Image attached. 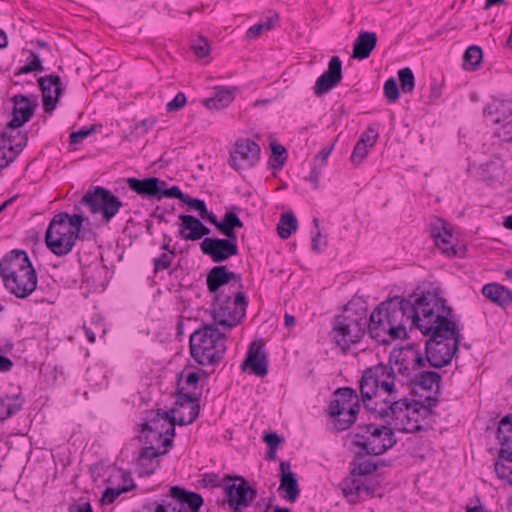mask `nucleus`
Here are the masks:
<instances>
[{
	"label": "nucleus",
	"mask_w": 512,
	"mask_h": 512,
	"mask_svg": "<svg viewBox=\"0 0 512 512\" xmlns=\"http://www.w3.org/2000/svg\"><path fill=\"white\" fill-rule=\"evenodd\" d=\"M396 362L399 373V386L407 388L410 402L420 408L431 411L439 402L442 376L429 370L424 355L417 350L414 343L391 351V360Z\"/></svg>",
	"instance_id": "nucleus-1"
},
{
	"label": "nucleus",
	"mask_w": 512,
	"mask_h": 512,
	"mask_svg": "<svg viewBox=\"0 0 512 512\" xmlns=\"http://www.w3.org/2000/svg\"><path fill=\"white\" fill-rule=\"evenodd\" d=\"M398 376L396 362L391 360V354L388 364L379 363L364 370L359 381L361 399L367 411L375 418L385 419L386 407L406 396L401 391Z\"/></svg>",
	"instance_id": "nucleus-2"
},
{
	"label": "nucleus",
	"mask_w": 512,
	"mask_h": 512,
	"mask_svg": "<svg viewBox=\"0 0 512 512\" xmlns=\"http://www.w3.org/2000/svg\"><path fill=\"white\" fill-rule=\"evenodd\" d=\"M412 309L411 299L394 296L379 303L370 314L369 335L377 343L387 345L391 340L407 337L406 325L410 329L416 328L410 317Z\"/></svg>",
	"instance_id": "nucleus-3"
},
{
	"label": "nucleus",
	"mask_w": 512,
	"mask_h": 512,
	"mask_svg": "<svg viewBox=\"0 0 512 512\" xmlns=\"http://www.w3.org/2000/svg\"><path fill=\"white\" fill-rule=\"evenodd\" d=\"M184 388H178L177 399L169 411L160 408L146 412L147 425L154 427L157 437H164L162 447L171 449L176 435L175 426H187L192 424L199 416L200 404L198 397L191 392H183Z\"/></svg>",
	"instance_id": "nucleus-4"
},
{
	"label": "nucleus",
	"mask_w": 512,
	"mask_h": 512,
	"mask_svg": "<svg viewBox=\"0 0 512 512\" xmlns=\"http://www.w3.org/2000/svg\"><path fill=\"white\" fill-rule=\"evenodd\" d=\"M370 330V317L365 302L352 299L344 307L341 314L334 318L331 329V340L344 353L352 345L359 343Z\"/></svg>",
	"instance_id": "nucleus-5"
},
{
	"label": "nucleus",
	"mask_w": 512,
	"mask_h": 512,
	"mask_svg": "<svg viewBox=\"0 0 512 512\" xmlns=\"http://www.w3.org/2000/svg\"><path fill=\"white\" fill-rule=\"evenodd\" d=\"M412 309L410 317L421 332L430 331L438 323L456 321L453 309L447 305L439 288L421 290L419 287L410 295Z\"/></svg>",
	"instance_id": "nucleus-6"
},
{
	"label": "nucleus",
	"mask_w": 512,
	"mask_h": 512,
	"mask_svg": "<svg viewBox=\"0 0 512 512\" xmlns=\"http://www.w3.org/2000/svg\"><path fill=\"white\" fill-rule=\"evenodd\" d=\"M428 336L425 342V360L430 367L440 369L449 365L456 357L462 334L456 321L435 325L430 331H422Z\"/></svg>",
	"instance_id": "nucleus-7"
},
{
	"label": "nucleus",
	"mask_w": 512,
	"mask_h": 512,
	"mask_svg": "<svg viewBox=\"0 0 512 512\" xmlns=\"http://www.w3.org/2000/svg\"><path fill=\"white\" fill-rule=\"evenodd\" d=\"M87 217L80 213L70 215L60 212L51 219L45 233L47 248L56 256L62 257L72 251L77 239L82 238L81 230Z\"/></svg>",
	"instance_id": "nucleus-8"
},
{
	"label": "nucleus",
	"mask_w": 512,
	"mask_h": 512,
	"mask_svg": "<svg viewBox=\"0 0 512 512\" xmlns=\"http://www.w3.org/2000/svg\"><path fill=\"white\" fill-rule=\"evenodd\" d=\"M227 337L214 324H203L189 337L191 357L201 366H217L227 350Z\"/></svg>",
	"instance_id": "nucleus-9"
},
{
	"label": "nucleus",
	"mask_w": 512,
	"mask_h": 512,
	"mask_svg": "<svg viewBox=\"0 0 512 512\" xmlns=\"http://www.w3.org/2000/svg\"><path fill=\"white\" fill-rule=\"evenodd\" d=\"M356 430L353 445L365 449L366 453H372L374 456L384 454L397 443L391 425L369 423L358 425Z\"/></svg>",
	"instance_id": "nucleus-10"
},
{
	"label": "nucleus",
	"mask_w": 512,
	"mask_h": 512,
	"mask_svg": "<svg viewBox=\"0 0 512 512\" xmlns=\"http://www.w3.org/2000/svg\"><path fill=\"white\" fill-rule=\"evenodd\" d=\"M216 308L213 311L214 325L223 330H231L245 317L247 300L244 293L232 291V294H220L213 297Z\"/></svg>",
	"instance_id": "nucleus-11"
},
{
	"label": "nucleus",
	"mask_w": 512,
	"mask_h": 512,
	"mask_svg": "<svg viewBox=\"0 0 512 512\" xmlns=\"http://www.w3.org/2000/svg\"><path fill=\"white\" fill-rule=\"evenodd\" d=\"M223 480L225 498L222 504H227L232 512H243L256 499L257 490L243 476L226 474Z\"/></svg>",
	"instance_id": "nucleus-12"
},
{
	"label": "nucleus",
	"mask_w": 512,
	"mask_h": 512,
	"mask_svg": "<svg viewBox=\"0 0 512 512\" xmlns=\"http://www.w3.org/2000/svg\"><path fill=\"white\" fill-rule=\"evenodd\" d=\"M80 203L89 207L91 213H100L104 223H109L124 205L116 195L102 186L88 189Z\"/></svg>",
	"instance_id": "nucleus-13"
},
{
	"label": "nucleus",
	"mask_w": 512,
	"mask_h": 512,
	"mask_svg": "<svg viewBox=\"0 0 512 512\" xmlns=\"http://www.w3.org/2000/svg\"><path fill=\"white\" fill-rule=\"evenodd\" d=\"M386 409V418L391 420L388 424L393 426V431L397 430L403 433H417L424 430L420 421L412 416L414 414H418L421 408L419 405L412 404L407 395L399 401H394L392 406H388Z\"/></svg>",
	"instance_id": "nucleus-14"
},
{
	"label": "nucleus",
	"mask_w": 512,
	"mask_h": 512,
	"mask_svg": "<svg viewBox=\"0 0 512 512\" xmlns=\"http://www.w3.org/2000/svg\"><path fill=\"white\" fill-rule=\"evenodd\" d=\"M126 183L130 190L147 199L160 201L162 198H173L179 194L177 185L168 187L166 181L155 176L143 179L129 177Z\"/></svg>",
	"instance_id": "nucleus-15"
},
{
	"label": "nucleus",
	"mask_w": 512,
	"mask_h": 512,
	"mask_svg": "<svg viewBox=\"0 0 512 512\" xmlns=\"http://www.w3.org/2000/svg\"><path fill=\"white\" fill-rule=\"evenodd\" d=\"M240 274L229 271L224 265L214 266L207 274L206 284L213 297L220 294H232V291H239L242 286Z\"/></svg>",
	"instance_id": "nucleus-16"
},
{
	"label": "nucleus",
	"mask_w": 512,
	"mask_h": 512,
	"mask_svg": "<svg viewBox=\"0 0 512 512\" xmlns=\"http://www.w3.org/2000/svg\"><path fill=\"white\" fill-rule=\"evenodd\" d=\"M261 149L258 143L251 139H238L230 152L228 163L236 171L253 168L260 160Z\"/></svg>",
	"instance_id": "nucleus-17"
},
{
	"label": "nucleus",
	"mask_w": 512,
	"mask_h": 512,
	"mask_svg": "<svg viewBox=\"0 0 512 512\" xmlns=\"http://www.w3.org/2000/svg\"><path fill=\"white\" fill-rule=\"evenodd\" d=\"M430 236L434 239L435 245L448 257H464L466 246L453 243L452 226L443 219H437L430 227Z\"/></svg>",
	"instance_id": "nucleus-18"
},
{
	"label": "nucleus",
	"mask_w": 512,
	"mask_h": 512,
	"mask_svg": "<svg viewBox=\"0 0 512 512\" xmlns=\"http://www.w3.org/2000/svg\"><path fill=\"white\" fill-rule=\"evenodd\" d=\"M200 249L214 263H222L239 255L237 239L233 237H205L200 243Z\"/></svg>",
	"instance_id": "nucleus-19"
},
{
	"label": "nucleus",
	"mask_w": 512,
	"mask_h": 512,
	"mask_svg": "<svg viewBox=\"0 0 512 512\" xmlns=\"http://www.w3.org/2000/svg\"><path fill=\"white\" fill-rule=\"evenodd\" d=\"M262 339L253 340L247 350L246 356L241 363V370L257 377H265L269 372V360L264 350Z\"/></svg>",
	"instance_id": "nucleus-20"
},
{
	"label": "nucleus",
	"mask_w": 512,
	"mask_h": 512,
	"mask_svg": "<svg viewBox=\"0 0 512 512\" xmlns=\"http://www.w3.org/2000/svg\"><path fill=\"white\" fill-rule=\"evenodd\" d=\"M13 104L12 119L8 122L10 128H21L33 117L38 103V96H27L24 94H16L11 98Z\"/></svg>",
	"instance_id": "nucleus-21"
},
{
	"label": "nucleus",
	"mask_w": 512,
	"mask_h": 512,
	"mask_svg": "<svg viewBox=\"0 0 512 512\" xmlns=\"http://www.w3.org/2000/svg\"><path fill=\"white\" fill-rule=\"evenodd\" d=\"M37 83L42 93L44 112L51 114L56 108L60 96L65 91L61 78L59 75L52 73L38 78Z\"/></svg>",
	"instance_id": "nucleus-22"
},
{
	"label": "nucleus",
	"mask_w": 512,
	"mask_h": 512,
	"mask_svg": "<svg viewBox=\"0 0 512 512\" xmlns=\"http://www.w3.org/2000/svg\"><path fill=\"white\" fill-rule=\"evenodd\" d=\"M31 266L33 265L27 252L22 249H14L1 259L0 276L3 282L9 278H12V282H15V275Z\"/></svg>",
	"instance_id": "nucleus-23"
},
{
	"label": "nucleus",
	"mask_w": 512,
	"mask_h": 512,
	"mask_svg": "<svg viewBox=\"0 0 512 512\" xmlns=\"http://www.w3.org/2000/svg\"><path fill=\"white\" fill-rule=\"evenodd\" d=\"M170 449H160L159 446H143L135 463V472L140 477L150 476L160 467V457L166 455Z\"/></svg>",
	"instance_id": "nucleus-24"
},
{
	"label": "nucleus",
	"mask_w": 512,
	"mask_h": 512,
	"mask_svg": "<svg viewBox=\"0 0 512 512\" xmlns=\"http://www.w3.org/2000/svg\"><path fill=\"white\" fill-rule=\"evenodd\" d=\"M342 77V61L339 56H333L329 60L328 69L317 78L313 87L314 94H327L341 83Z\"/></svg>",
	"instance_id": "nucleus-25"
},
{
	"label": "nucleus",
	"mask_w": 512,
	"mask_h": 512,
	"mask_svg": "<svg viewBox=\"0 0 512 512\" xmlns=\"http://www.w3.org/2000/svg\"><path fill=\"white\" fill-rule=\"evenodd\" d=\"M5 287L17 298L28 297L37 287V274L33 266L15 275V282L12 278L4 282Z\"/></svg>",
	"instance_id": "nucleus-26"
},
{
	"label": "nucleus",
	"mask_w": 512,
	"mask_h": 512,
	"mask_svg": "<svg viewBox=\"0 0 512 512\" xmlns=\"http://www.w3.org/2000/svg\"><path fill=\"white\" fill-rule=\"evenodd\" d=\"M280 485L278 492L286 501L294 503L300 495V488L296 473L291 471L290 463L287 461L280 462Z\"/></svg>",
	"instance_id": "nucleus-27"
},
{
	"label": "nucleus",
	"mask_w": 512,
	"mask_h": 512,
	"mask_svg": "<svg viewBox=\"0 0 512 512\" xmlns=\"http://www.w3.org/2000/svg\"><path fill=\"white\" fill-rule=\"evenodd\" d=\"M359 408V397L356 390L351 387L338 388L329 404V410H334V415H339V410L359 412Z\"/></svg>",
	"instance_id": "nucleus-28"
},
{
	"label": "nucleus",
	"mask_w": 512,
	"mask_h": 512,
	"mask_svg": "<svg viewBox=\"0 0 512 512\" xmlns=\"http://www.w3.org/2000/svg\"><path fill=\"white\" fill-rule=\"evenodd\" d=\"M179 235L186 241H197L211 233V229L205 226L201 220L190 214L179 215Z\"/></svg>",
	"instance_id": "nucleus-29"
},
{
	"label": "nucleus",
	"mask_w": 512,
	"mask_h": 512,
	"mask_svg": "<svg viewBox=\"0 0 512 512\" xmlns=\"http://www.w3.org/2000/svg\"><path fill=\"white\" fill-rule=\"evenodd\" d=\"M239 206H232L229 208L222 220H219L216 215L212 218L211 225L215 226L217 231L224 237H233L237 239V228L243 227V221L239 218L237 212L240 211Z\"/></svg>",
	"instance_id": "nucleus-30"
},
{
	"label": "nucleus",
	"mask_w": 512,
	"mask_h": 512,
	"mask_svg": "<svg viewBox=\"0 0 512 512\" xmlns=\"http://www.w3.org/2000/svg\"><path fill=\"white\" fill-rule=\"evenodd\" d=\"M167 497L178 502L179 506L187 512H199L204 504V499L201 494L188 491L177 485L169 489Z\"/></svg>",
	"instance_id": "nucleus-31"
},
{
	"label": "nucleus",
	"mask_w": 512,
	"mask_h": 512,
	"mask_svg": "<svg viewBox=\"0 0 512 512\" xmlns=\"http://www.w3.org/2000/svg\"><path fill=\"white\" fill-rule=\"evenodd\" d=\"M500 457L512 460V412L502 417L496 431Z\"/></svg>",
	"instance_id": "nucleus-32"
},
{
	"label": "nucleus",
	"mask_w": 512,
	"mask_h": 512,
	"mask_svg": "<svg viewBox=\"0 0 512 512\" xmlns=\"http://www.w3.org/2000/svg\"><path fill=\"white\" fill-rule=\"evenodd\" d=\"M25 404V397L22 390L18 387V392L13 394H3L0 396V423L10 419L20 412Z\"/></svg>",
	"instance_id": "nucleus-33"
},
{
	"label": "nucleus",
	"mask_w": 512,
	"mask_h": 512,
	"mask_svg": "<svg viewBox=\"0 0 512 512\" xmlns=\"http://www.w3.org/2000/svg\"><path fill=\"white\" fill-rule=\"evenodd\" d=\"M483 115L487 123L499 125L506 118L512 116V103L509 101L493 100L484 107Z\"/></svg>",
	"instance_id": "nucleus-34"
},
{
	"label": "nucleus",
	"mask_w": 512,
	"mask_h": 512,
	"mask_svg": "<svg viewBox=\"0 0 512 512\" xmlns=\"http://www.w3.org/2000/svg\"><path fill=\"white\" fill-rule=\"evenodd\" d=\"M377 44V35L371 31H361L353 44L352 58L364 60L368 58Z\"/></svg>",
	"instance_id": "nucleus-35"
},
{
	"label": "nucleus",
	"mask_w": 512,
	"mask_h": 512,
	"mask_svg": "<svg viewBox=\"0 0 512 512\" xmlns=\"http://www.w3.org/2000/svg\"><path fill=\"white\" fill-rule=\"evenodd\" d=\"M380 489L378 484L372 482H362L358 479H353L348 487L343 488V492L347 497H350L351 502H357L364 496L372 498L377 495Z\"/></svg>",
	"instance_id": "nucleus-36"
},
{
	"label": "nucleus",
	"mask_w": 512,
	"mask_h": 512,
	"mask_svg": "<svg viewBox=\"0 0 512 512\" xmlns=\"http://www.w3.org/2000/svg\"><path fill=\"white\" fill-rule=\"evenodd\" d=\"M482 294L500 307L504 308L512 304V291L498 283H488L484 285Z\"/></svg>",
	"instance_id": "nucleus-37"
},
{
	"label": "nucleus",
	"mask_w": 512,
	"mask_h": 512,
	"mask_svg": "<svg viewBox=\"0 0 512 512\" xmlns=\"http://www.w3.org/2000/svg\"><path fill=\"white\" fill-rule=\"evenodd\" d=\"M211 372H207L204 369H199L198 372H188L185 374V370L182 371L177 375L176 379V391H178V388H184L183 392H191L195 394L198 397V401L200 400V393H196L195 390L198 387L199 381H200V373L205 377L208 378L210 376ZM175 396L177 397V392H175Z\"/></svg>",
	"instance_id": "nucleus-38"
},
{
	"label": "nucleus",
	"mask_w": 512,
	"mask_h": 512,
	"mask_svg": "<svg viewBox=\"0 0 512 512\" xmlns=\"http://www.w3.org/2000/svg\"><path fill=\"white\" fill-rule=\"evenodd\" d=\"M235 98V89L222 86L215 88L214 94L210 98L202 100V104L208 109L220 110L226 108Z\"/></svg>",
	"instance_id": "nucleus-39"
},
{
	"label": "nucleus",
	"mask_w": 512,
	"mask_h": 512,
	"mask_svg": "<svg viewBox=\"0 0 512 512\" xmlns=\"http://www.w3.org/2000/svg\"><path fill=\"white\" fill-rule=\"evenodd\" d=\"M372 453H366L365 449H360L355 452V456L350 463L351 473L353 475L365 476L377 470L378 464L369 458Z\"/></svg>",
	"instance_id": "nucleus-40"
},
{
	"label": "nucleus",
	"mask_w": 512,
	"mask_h": 512,
	"mask_svg": "<svg viewBox=\"0 0 512 512\" xmlns=\"http://www.w3.org/2000/svg\"><path fill=\"white\" fill-rule=\"evenodd\" d=\"M27 142L28 136L24 135L21 137V141L14 145H0V170L8 167L17 158L27 145Z\"/></svg>",
	"instance_id": "nucleus-41"
},
{
	"label": "nucleus",
	"mask_w": 512,
	"mask_h": 512,
	"mask_svg": "<svg viewBox=\"0 0 512 512\" xmlns=\"http://www.w3.org/2000/svg\"><path fill=\"white\" fill-rule=\"evenodd\" d=\"M178 195L174 196V199H179L182 203L188 205L190 209L195 210L198 212L201 219L207 221L208 223H211L212 218L214 217V213L208 211L206 203L204 200L190 197L189 195H186L182 192V190L178 187Z\"/></svg>",
	"instance_id": "nucleus-42"
},
{
	"label": "nucleus",
	"mask_w": 512,
	"mask_h": 512,
	"mask_svg": "<svg viewBox=\"0 0 512 512\" xmlns=\"http://www.w3.org/2000/svg\"><path fill=\"white\" fill-rule=\"evenodd\" d=\"M122 478L125 482L124 485L117 488L106 487L101 498L102 504H112L121 494L137 488V485L133 483V479L128 473H122Z\"/></svg>",
	"instance_id": "nucleus-43"
},
{
	"label": "nucleus",
	"mask_w": 512,
	"mask_h": 512,
	"mask_svg": "<svg viewBox=\"0 0 512 512\" xmlns=\"http://www.w3.org/2000/svg\"><path fill=\"white\" fill-rule=\"evenodd\" d=\"M358 412H349L339 410V415H334V410H329V422L337 432L349 429L356 421Z\"/></svg>",
	"instance_id": "nucleus-44"
},
{
	"label": "nucleus",
	"mask_w": 512,
	"mask_h": 512,
	"mask_svg": "<svg viewBox=\"0 0 512 512\" xmlns=\"http://www.w3.org/2000/svg\"><path fill=\"white\" fill-rule=\"evenodd\" d=\"M297 228L298 221L292 212H286L281 215L277 230L282 239H288Z\"/></svg>",
	"instance_id": "nucleus-45"
},
{
	"label": "nucleus",
	"mask_w": 512,
	"mask_h": 512,
	"mask_svg": "<svg viewBox=\"0 0 512 512\" xmlns=\"http://www.w3.org/2000/svg\"><path fill=\"white\" fill-rule=\"evenodd\" d=\"M157 432L154 431V427L147 425V421L141 424L140 434L138 436L139 441L144 446H156V444H162L164 437H157ZM160 448L162 445L159 446Z\"/></svg>",
	"instance_id": "nucleus-46"
},
{
	"label": "nucleus",
	"mask_w": 512,
	"mask_h": 512,
	"mask_svg": "<svg viewBox=\"0 0 512 512\" xmlns=\"http://www.w3.org/2000/svg\"><path fill=\"white\" fill-rule=\"evenodd\" d=\"M494 470L499 479L505 481L510 486H512L511 463H507L506 458L500 457V450L498 451V455H497L496 461L494 463Z\"/></svg>",
	"instance_id": "nucleus-47"
},
{
	"label": "nucleus",
	"mask_w": 512,
	"mask_h": 512,
	"mask_svg": "<svg viewBox=\"0 0 512 512\" xmlns=\"http://www.w3.org/2000/svg\"><path fill=\"white\" fill-rule=\"evenodd\" d=\"M272 154L269 159V164L274 170H281L287 160V150L283 145L272 144Z\"/></svg>",
	"instance_id": "nucleus-48"
},
{
	"label": "nucleus",
	"mask_w": 512,
	"mask_h": 512,
	"mask_svg": "<svg viewBox=\"0 0 512 512\" xmlns=\"http://www.w3.org/2000/svg\"><path fill=\"white\" fill-rule=\"evenodd\" d=\"M483 58V51L477 45L469 46L463 55L465 65H469L472 70L478 68Z\"/></svg>",
	"instance_id": "nucleus-49"
},
{
	"label": "nucleus",
	"mask_w": 512,
	"mask_h": 512,
	"mask_svg": "<svg viewBox=\"0 0 512 512\" xmlns=\"http://www.w3.org/2000/svg\"><path fill=\"white\" fill-rule=\"evenodd\" d=\"M400 88L404 93H411L415 87V77L413 71L409 67H405L398 71Z\"/></svg>",
	"instance_id": "nucleus-50"
},
{
	"label": "nucleus",
	"mask_w": 512,
	"mask_h": 512,
	"mask_svg": "<svg viewBox=\"0 0 512 512\" xmlns=\"http://www.w3.org/2000/svg\"><path fill=\"white\" fill-rule=\"evenodd\" d=\"M100 125H91L90 127H82L81 129L77 131H73L70 133L69 140L70 144H80L86 139L88 136L96 132L98 129H100Z\"/></svg>",
	"instance_id": "nucleus-51"
},
{
	"label": "nucleus",
	"mask_w": 512,
	"mask_h": 512,
	"mask_svg": "<svg viewBox=\"0 0 512 512\" xmlns=\"http://www.w3.org/2000/svg\"><path fill=\"white\" fill-rule=\"evenodd\" d=\"M274 27L273 25V18H267L265 21H261L253 26H251L247 32L246 36L249 39H256L259 37L264 30L268 31L271 30Z\"/></svg>",
	"instance_id": "nucleus-52"
},
{
	"label": "nucleus",
	"mask_w": 512,
	"mask_h": 512,
	"mask_svg": "<svg viewBox=\"0 0 512 512\" xmlns=\"http://www.w3.org/2000/svg\"><path fill=\"white\" fill-rule=\"evenodd\" d=\"M384 95L389 103L396 102L400 97L399 86L395 78L391 77L384 83Z\"/></svg>",
	"instance_id": "nucleus-53"
},
{
	"label": "nucleus",
	"mask_w": 512,
	"mask_h": 512,
	"mask_svg": "<svg viewBox=\"0 0 512 512\" xmlns=\"http://www.w3.org/2000/svg\"><path fill=\"white\" fill-rule=\"evenodd\" d=\"M18 129L19 128H10V127H8V124H7L5 129H4V131L1 134V138L3 140V143L6 144V145H7V143L9 145H14L18 141H21V137L22 136H24V135L27 136V132L22 133Z\"/></svg>",
	"instance_id": "nucleus-54"
},
{
	"label": "nucleus",
	"mask_w": 512,
	"mask_h": 512,
	"mask_svg": "<svg viewBox=\"0 0 512 512\" xmlns=\"http://www.w3.org/2000/svg\"><path fill=\"white\" fill-rule=\"evenodd\" d=\"M176 252L170 251L169 253H161L158 257L152 260L154 265V271H160L168 269L171 266L172 260L175 258Z\"/></svg>",
	"instance_id": "nucleus-55"
},
{
	"label": "nucleus",
	"mask_w": 512,
	"mask_h": 512,
	"mask_svg": "<svg viewBox=\"0 0 512 512\" xmlns=\"http://www.w3.org/2000/svg\"><path fill=\"white\" fill-rule=\"evenodd\" d=\"M199 484L204 487V488H208V487H212V488H218V487H222L225 485V481L223 480V478L221 479L218 474L214 473V472H210V473H204L202 475V478L199 480Z\"/></svg>",
	"instance_id": "nucleus-56"
},
{
	"label": "nucleus",
	"mask_w": 512,
	"mask_h": 512,
	"mask_svg": "<svg viewBox=\"0 0 512 512\" xmlns=\"http://www.w3.org/2000/svg\"><path fill=\"white\" fill-rule=\"evenodd\" d=\"M378 128L375 124L369 125L367 129L361 134L358 142L368 145L369 148L373 147L378 139Z\"/></svg>",
	"instance_id": "nucleus-57"
},
{
	"label": "nucleus",
	"mask_w": 512,
	"mask_h": 512,
	"mask_svg": "<svg viewBox=\"0 0 512 512\" xmlns=\"http://www.w3.org/2000/svg\"><path fill=\"white\" fill-rule=\"evenodd\" d=\"M368 145L361 144L360 142H356L352 154L350 156L351 163L358 167L362 161L366 158L368 154Z\"/></svg>",
	"instance_id": "nucleus-58"
},
{
	"label": "nucleus",
	"mask_w": 512,
	"mask_h": 512,
	"mask_svg": "<svg viewBox=\"0 0 512 512\" xmlns=\"http://www.w3.org/2000/svg\"><path fill=\"white\" fill-rule=\"evenodd\" d=\"M192 50L199 59H203L210 53V45L206 38L200 37L191 45Z\"/></svg>",
	"instance_id": "nucleus-59"
},
{
	"label": "nucleus",
	"mask_w": 512,
	"mask_h": 512,
	"mask_svg": "<svg viewBox=\"0 0 512 512\" xmlns=\"http://www.w3.org/2000/svg\"><path fill=\"white\" fill-rule=\"evenodd\" d=\"M496 135L505 142L512 141V116L499 124Z\"/></svg>",
	"instance_id": "nucleus-60"
},
{
	"label": "nucleus",
	"mask_w": 512,
	"mask_h": 512,
	"mask_svg": "<svg viewBox=\"0 0 512 512\" xmlns=\"http://www.w3.org/2000/svg\"><path fill=\"white\" fill-rule=\"evenodd\" d=\"M171 506V503L168 500L164 499L162 503H158L157 501H151L145 503L141 506L140 512H167L168 508Z\"/></svg>",
	"instance_id": "nucleus-61"
},
{
	"label": "nucleus",
	"mask_w": 512,
	"mask_h": 512,
	"mask_svg": "<svg viewBox=\"0 0 512 512\" xmlns=\"http://www.w3.org/2000/svg\"><path fill=\"white\" fill-rule=\"evenodd\" d=\"M187 102L186 95L183 92H178L175 97L166 104L167 112H176L181 110Z\"/></svg>",
	"instance_id": "nucleus-62"
},
{
	"label": "nucleus",
	"mask_w": 512,
	"mask_h": 512,
	"mask_svg": "<svg viewBox=\"0 0 512 512\" xmlns=\"http://www.w3.org/2000/svg\"><path fill=\"white\" fill-rule=\"evenodd\" d=\"M25 63L31 66V68L35 70V73L43 72L45 70L39 55L33 51H29V55Z\"/></svg>",
	"instance_id": "nucleus-63"
},
{
	"label": "nucleus",
	"mask_w": 512,
	"mask_h": 512,
	"mask_svg": "<svg viewBox=\"0 0 512 512\" xmlns=\"http://www.w3.org/2000/svg\"><path fill=\"white\" fill-rule=\"evenodd\" d=\"M263 440L267 444L268 448L271 449H277L283 441V439L274 431L265 433Z\"/></svg>",
	"instance_id": "nucleus-64"
}]
</instances>
